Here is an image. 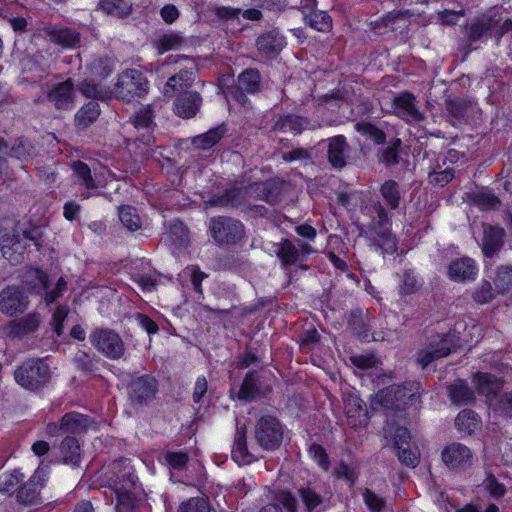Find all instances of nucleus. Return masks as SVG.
Segmentation results:
<instances>
[{
    "label": "nucleus",
    "instance_id": "nucleus-38",
    "mask_svg": "<svg viewBox=\"0 0 512 512\" xmlns=\"http://www.w3.org/2000/svg\"><path fill=\"white\" fill-rule=\"evenodd\" d=\"M455 425L460 432L470 434L479 427L478 415L471 410H463L458 413Z\"/></svg>",
    "mask_w": 512,
    "mask_h": 512
},
{
    "label": "nucleus",
    "instance_id": "nucleus-33",
    "mask_svg": "<svg viewBox=\"0 0 512 512\" xmlns=\"http://www.w3.org/2000/svg\"><path fill=\"white\" fill-rule=\"evenodd\" d=\"M48 34L53 42L66 48H73L80 42L79 34L68 28H53Z\"/></svg>",
    "mask_w": 512,
    "mask_h": 512
},
{
    "label": "nucleus",
    "instance_id": "nucleus-29",
    "mask_svg": "<svg viewBox=\"0 0 512 512\" xmlns=\"http://www.w3.org/2000/svg\"><path fill=\"white\" fill-rule=\"evenodd\" d=\"M225 133L223 125L214 127L208 130L206 133L195 136L192 139V144L195 148L201 150H208L216 145Z\"/></svg>",
    "mask_w": 512,
    "mask_h": 512
},
{
    "label": "nucleus",
    "instance_id": "nucleus-45",
    "mask_svg": "<svg viewBox=\"0 0 512 512\" xmlns=\"http://www.w3.org/2000/svg\"><path fill=\"white\" fill-rule=\"evenodd\" d=\"M81 93L94 99L105 100L110 98L111 91L94 82V79L85 80L80 86Z\"/></svg>",
    "mask_w": 512,
    "mask_h": 512
},
{
    "label": "nucleus",
    "instance_id": "nucleus-14",
    "mask_svg": "<svg viewBox=\"0 0 512 512\" xmlns=\"http://www.w3.org/2000/svg\"><path fill=\"white\" fill-rule=\"evenodd\" d=\"M343 404L347 423L351 428L359 429L367 425L368 411L363 400L356 392L345 393Z\"/></svg>",
    "mask_w": 512,
    "mask_h": 512
},
{
    "label": "nucleus",
    "instance_id": "nucleus-3",
    "mask_svg": "<svg viewBox=\"0 0 512 512\" xmlns=\"http://www.w3.org/2000/svg\"><path fill=\"white\" fill-rule=\"evenodd\" d=\"M420 398V384L408 382L402 386H390L380 390L371 400L373 409H404L418 402Z\"/></svg>",
    "mask_w": 512,
    "mask_h": 512
},
{
    "label": "nucleus",
    "instance_id": "nucleus-52",
    "mask_svg": "<svg viewBox=\"0 0 512 512\" xmlns=\"http://www.w3.org/2000/svg\"><path fill=\"white\" fill-rule=\"evenodd\" d=\"M494 283L498 292H512V268L507 266L499 267Z\"/></svg>",
    "mask_w": 512,
    "mask_h": 512
},
{
    "label": "nucleus",
    "instance_id": "nucleus-47",
    "mask_svg": "<svg viewBox=\"0 0 512 512\" xmlns=\"http://www.w3.org/2000/svg\"><path fill=\"white\" fill-rule=\"evenodd\" d=\"M100 6L108 14L126 16L131 11V4L127 0H100Z\"/></svg>",
    "mask_w": 512,
    "mask_h": 512
},
{
    "label": "nucleus",
    "instance_id": "nucleus-9",
    "mask_svg": "<svg viewBox=\"0 0 512 512\" xmlns=\"http://www.w3.org/2000/svg\"><path fill=\"white\" fill-rule=\"evenodd\" d=\"M211 235L218 243H233L241 239L244 227L238 220L218 217L212 218L209 225Z\"/></svg>",
    "mask_w": 512,
    "mask_h": 512
},
{
    "label": "nucleus",
    "instance_id": "nucleus-36",
    "mask_svg": "<svg viewBox=\"0 0 512 512\" xmlns=\"http://www.w3.org/2000/svg\"><path fill=\"white\" fill-rule=\"evenodd\" d=\"M277 257L285 266H291L296 263L299 257V251L296 246L289 240H282L276 245L275 250Z\"/></svg>",
    "mask_w": 512,
    "mask_h": 512
},
{
    "label": "nucleus",
    "instance_id": "nucleus-46",
    "mask_svg": "<svg viewBox=\"0 0 512 512\" xmlns=\"http://www.w3.org/2000/svg\"><path fill=\"white\" fill-rule=\"evenodd\" d=\"M183 42L182 37L177 33H167L161 35L156 42V49L158 54H163L170 50H177L181 47Z\"/></svg>",
    "mask_w": 512,
    "mask_h": 512
},
{
    "label": "nucleus",
    "instance_id": "nucleus-28",
    "mask_svg": "<svg viewBox=\"0 0 512 512\" xmlns=\"http://www.w3.org/2000/svg\"><path fill=\"white\" fill-rule=\"evenodd\" d=\"M232 457L240 465L249 464L253 461V456L247 450L246 429L238 428L232 447Z\"/></svg>",
    "mask_w": 512,
    "mask_h": 512
},
{
    "label": "nucleus",
    "instance_id": "nucleus-58",
    "mask_svg": "<svg viewBox=\"0 0 512 512\" xmlns=\"http://www.w3.org/2000/svg\"><path fill=\"white\" fill-rule=\"evenodd\" d=\"M493 409L507 417H512V392L505 393L496 402H492Z\"/></svg>",
    "mask_w": 512,
    "mask_h": 512
},
{
    "label": "nucleus",
    "instance_id": "nucleus-12",
    "mask_svg": "<svg viewBox=\"0 0 512 512\" xmlns=\"http://www.w3.org/2000/svg\"><path fill=\"white\" fill-rule=\"evenodd\" d=\"M135 475L125 472L121 479L112 484V491L116 496V512H132L134 504Z\"/></svg>",
    "mask_w": 512,
    "mask_h": 512
},
{
    "label": "nucleus",
    "instance_id": "nucleus-48",
    "mask_svg": "<svg viewBox=\"0 0 512 512\" xmlns=\"http://www.w3.org/2000/svg\"><path fill=\"white\" fill-rule=\"evenodd\" d=\"M381 195L391 209H396L400 203V192L397 183L388 180L381 186Z\"/></svg>",
    "mask_w": 512,
    "mask_h": 512
},
{
    "label": "nucleus",
    "instance_id": "nucleus-8",
    "mask_svg": "<svg viewBox=\"0 0 512 512\" xmlns=\"http://www.w3.org/2000/svg\"><path fill=\"white\" fill-rule=\"evenodd\" d=\"M386 438L391 437L398 452L399 460L408 467H415L419 463V450L410 444V433L404 427H398L394 433L392 428L385 429Z\"/></svg>",
    "mask_w": 512,
    "mask_h": 512
},
{
    "label": "nucleus",
    "instance_id": "nucleus-4",
    "mask_svg": "<svg viewBox=\"0 0 512 512\" xmlns=\"http://www.w3.org/2000/svg\"><path fill=\"white\" fill-rule=\"evenodd\" d=\"M149 82L137 69H127L119 74L114 87V94L124 102H132L148 94Z\"/></svg>",
    "mask_w": 512,
    "mask_h": 512
},
{
    "label": "nucleus",
    "instance_id": "nucleus-21",
    "mask_svg": "<svg viewBox=\"0 0 512 512\" xmlns=\"http://www.w3.org/2000/svg\"><path fill=\"white\" fill-rule=\"evenodd\" d=\"M270 500L259 512H298L297 498L290 491H273Z\"/></svg>",
    "mask_w": 512,
    "mask_h": 512
},
{
    "label": "nucleus",
    "instance_id": "nucleus-49",
    "mask_svg": "<svg viewBox=\"0 0 512 512\" xmlns=\"http://www.w3.org/2000/svg\"><path fill=\"white\" fill-rule=\"evenodd\" d=\"M169 239L176 247L186 245L188 242V230L183 222L175 220L170 225Z\"/></svg>",
    "mask_w": 512,
    "mask_h": 512
},
{
    "label": "nucleus",
    "instance_id": "nucleus-19",
    "mask_svg": "<svg viewBox=\"0 0 512 512\" xmlns=\"http://www.w3.org/2000/svg\"><path fill=\"white\" fill-rule=\"evenodd\" d=\"M29 273L35 279L30 281L32 289L36 290L38 293L44 291L45 292V301L47 303H52L56 301L66 290V282L63 278H59L55 285V288L52 290H48V279L45 273H43L39 269H30Z\"/></svg>",
    "mask_w": 512,
    "mask_h": 512
},
{
    "label": "nucleus",
    "instance_id": "nucleus-25",
    "mask_svg": "<svg viewBox=\"0 0 512 512\" xmlns=\"http://www.w3.org/2000/svg\"><path fill=\"white\" fill-rule=\"evenodd\" d=\"M257 48L261 54L270 57L279 53L285 46L284 37L277 31H271L261 35L257 39Z\"/></svg>",
    "mask_w": 512,
    "mask_h": 512
},
{
    "label": "nucleus",
    "instance_id": "nucleus-39",
    "mask_svg": "<svg viewBox=\"0 0 512 512\" xmlns=\"http://www.w3.org/2000/svg\"><path fill=\"white\" fill-rule=\"evenodd\" d=\"M100 109L96 102L85 104L76 114L75 121L79 127H86L93 123L99 116Z\"/></svg>",
    "mask_w": 512,
    "mask_h": 512
},
{
    "label": "nucleus",
    "instance_id": "nucleus-15",
    "mask_svg": "<svg viewBox=\"0 0 512 512\" xmlns=\"http://www.w3.org/2000/svg\"><path fill=\"white\" fill-rule=\"evenodd\" d=\"M478 266L470 257H461L451 261L447 268L448 278L454 282H472L477 278Z\"/></svg>",
    "mask_w": 512,
    "mask_h": 512
},
{
    "label": "nucleus",
    "instance_id": "nucleus-57",
    "mask_svg": "<svg viewBox=\"0 0 512 512\" xmlns=\"http://www.w3.org/2000/svg\"><path fill=\"white\" fill-rule=\"evenodd\" d=\"M492 29L491 21L488 19H481L472 23L469 27V38L471 41H476L483 37L489 30Z\"/></svg>",
    "mask_w": 512,
    "mask_h": 512
},
{
    "label": "nucleus",
    "instance_id": "nucleus-31",
    "mask_svg": "<svg viewBox=\"0 0 512 512\" xmlns=\"http://www.w3.org/2000/svg\"><path fill=\"white\" fill-rule=\"evenodd\" d=\"M179 281L183 286L191 283L193 289L202 294V281L207 277V275L202 272L198 266L196 265H188L183 269L182 272L179 273Z\"/></svg>",
    "mask_w": 512,
    "mask_h": 512
},
{
    "label": "nucleus",
    "instance_id": "nucleus-60",
    "mask_svg": "<svg viewBox=\"0 0 512 512\" xmlns=\"http://www.w3.org/2000/svg\"><path fill=\"white\" fill-rule=\"evenodd\" d=\"M309 454L323 470L327 471L329 469V458L322 446L318 444L311 445Z\"/></svg>",
    "mask_w": 512,
    "mask_h": 512
},
{
    "label": "nucleus",
    "instance_id": "nucleus-54",
    "mask_svg": "<svg viewBox=\"0 0 512 512\" xmlns=\"http://www.w3.org/2000/svg\"><path fill=\"white\" fill-rule=\"evenodd\" d=\"M153 118H154V111L151 107V105H147L141 109H139L134 117H133V124L135 128L137 129H149L153 124Z\"/></svg>",
    "mask_w": 512,
    "mask_h": 512
},
{
    "label": "nucleus",
    "instance_id": "nucleus-24",
    "mask_svg": "<svg viewBox=\"0 0 512 512\" xmlns=\"http://www.w3.org/2000/svg\"><path fill=\"white\" fill-rule=\"evenodd\" d=\"M348 145L345 137L339 135L328 140V160L335 168H342L346 165Z\"/></svg>",
    "mask_w": 512,
    "mask_h": 512
},
{
    "label": "nucleus",
    "instance_id": "nucleus-42",
    "mask_svg": "<svg viewBox=\"0 0 512 512\" xmlns=\"http://www.w3.org/2000/svg\"><path fill=\"white\" fill-rule=\"evenodd\" d=\"M179 512H214L206 496L192 497L181 503Z\"/></svg>",
    "mask_w": 512,
    "mask_h": 512
},
{
    "label": "nucleus",
    "instance_id": "nucleus-40",
    "mask_svg": "<svg viewBox=\"0 0 512 512\" xmlns=\"http://www.w3.org/2000/svg\"><path fill=\"white\" fill-rule=\"evenodd\" d=\"M309 26L319 32H327L332 27L331 17L324 11H311L305 14Z\"/></svg>",
    "mask_w": 512,
    "mask_h": 512
},
{
    "label": "nucleus",
    "instance_id": "nucleus-37",
    "mask_svg": "<svg viewBox=\"0 0 512 512\" xmlns=\"http://www.w3.org/2000/svg\"><path fill=\"white\" fill-rule=\"evenodd\" d=\"M448 391L450 399L453 403L467 404L474 400V394L472 390L464 381H458L457 383L449 386Z\"/></svg>",
    "mask_w": 512,
    "mask_h": 512
},
{
    "label": "nucleus",
    "instance_id": "nucleus-35",
    "mask_svg": "<svg viewBox=\"0 0 512 512\" xmlns=\"http://www.w3.org/2000/svg\"><path fill=\"white\" fill-rule=\"evenodd\" d=\"M72 168L76 177L81 181V185H83L87 190V192L83 193L82 196L84 198H89L94 195L92 191L96 189V185L91 176V171L88 165L78 161L73 163Z\"/></svg>",
    "mask_w": 512,
    "mask_h": 512
},
{
    "label": "nucleus",
    "instance_id": "nucleus-2",
    "mask_svg": "<svg viewBox=\"0 0 512 512\" xmlns=\"http://www.w3.org/2000/svg\"><path fill=\"white\" fill-rule=\"evenodd\" d=\"M194 82V72L181 70L170 77L163 88L165 96H172L178 93L174 102V112L182 118L194 117L202 103V98L195 91H188Z\"/></svg>",
    "mask_w": 512,
    "mask_h": 512
},
{
    "label": "nucleus",
    "instance_id": "nucleus-32",
    "mask_svg": "<svg viewBox=\"0 0 512 512\" xmlns=\"http://www.w3.org/2000/svg\"><path fill=\"white\" fill-rule=\"evenodd\" d=\"M474 383L478 389V392L486 396H490L491 394L497 392L502 386V381L499 378L482 372L475 374Z\"/></svg>",
    "mask_w": 512,
    "mask_h": 512
},
{
    "label": "nucleus",
    "instance_id": "nucleus-17",
    "mask_svg": "<svg viewBox=\"0 0 512 512\" xmlns=\"http://www.w3.org/2000/svg\"><path fill=\"white\" fill-rule=\"evenodd\" d=\"M27 305V295L17 287H7L0 292V310L10 316L23 313Z\"/></svg>",
    "mask_w": 512,
    "mask_h": 512
},
{
    "label": "nucleus",
    "instance_id": "nucleus-51",
    "mask_svg": "<svg viewBox=\"0 0 512 512\" xmlns=\"http://www.w3.org/2000/svg\"><path fill=\"white\" fill-rule=\"evenodd\" d=\"M119 219L121 223L130 231H136L140 228V217L136 210L131 206H122L119 208Z\"/></svg>",
    "mask_w": 512,
    "mask_h": 512
},
{
    "label": "nucleus",
    "instance_id": "nucleus-44",
    "mask_svg": "<svg viewBox=\"0 0 512 512\" xmlns=\"http://www.w3.org/2000/svg\"><path fill=\"white\" fill-rule=\"evenodd\" d=\"M239 88L248 93H254L259 88L260 75L257 70L248 69L238 77Z\"/></svg>",
    "mask_w": 512,
    "mask_h": 512
},
{
    "label": "nucleus",
    "instance_id": "nucleus-13",
    "mask_svg": "<svg viewBox=\"0 0 512 512\" xmlns=\"http://www.w3.org/2000/svg\"><path fill=\"white\" fill-rule=\"evenodd\" d=\"M36 234H38L37 230L23 231L22 235L10 232H1L0 249L3 257L7 258L9 261H17L18 259L17 257H14V255H21L26 246V244H22V241H33L35 246H38L35 238Z\"/></svg>",
    "mask_w": 512,
    "mask_h": 512
},
{
    "label": "nucleus",
    "instance_id": "nucleus-27",
    "mask_svg": "<svg viewBox=\"0 0 512 512\" xmlns=\"http://www.w3.org/2000/svg\"><path fill=\"white\" fill-rule=\"evenodd\" d=\"M89 425V418L77 412H70L62 417V431L65 434H80Z\"/></svg>",
    "mask_w": 512,
    "mask_h": 512
},
{
    "label": "nucleus",
    "instance_id": "nucleus-34",
    "mask_svg": "<svg viewBox=\"0 0 512 512\" xmlns=\"http://www.w3.org/2000/svg\"><path fill=\"white\" fill-rule=\"evenodd\" d=\"M308 127V121L297 115H285L275 124V129L283 132L301 133Z\"/></svg>",
    "mask_w": 512,
    "mask_h": 512
},
{
    "label": "nucleus",
    "instance_id": "nucleus-50",
    "mask_svg": "<svg viewBox=\"0 0 512 512\" xmlns=\"http://www.w3.org/2000/svg\"><path fill=\"white\" fill-rule=\"evenodd\" d=\"M90 74L93 77L104 79L114 70V64L109 58H98L89 64Z\"/></svg>",
    "mask_w": 512,
    "mask_h": 512
},
{
    "label": "nucleus",
    "instance_id": "nucleus-61",
    "mask_svg": "<svg viewBox=\"0 0 512 512\" xmlns=\"http://www.w3.org/2000/svg\"><path fill=\"white\" fill-rule=\"evenodd\" d=\"M363 499L372 512H380L385 505L384 499L369 489L363 492Z\"/></svg>",
    "mask_w": 512,
    "mask_h": 512
},
{
    "label": "nucleus",
    "instance_id": "nucleus-26",
    "mask_svg": "<svg viewBox=\"0 0 512 512\" xmlns=\"http://www.w3.org/2000/svg\"><path fill=\"white\" fill-rule=\"evenodd\" d=\"M504 236V229L495 226L484 228L482 250L485 256H493L501 247Z\"/></svg>",
    "mask_w": 512,
    "mask_h": 512
},
{
    "label": "nucleus",
    "instance_id": "nucleus-6",
    "mask_svg": "<svg viewBox=\"0 0 512 512\" xmlns=\"http://www.w3.org/2000/svg\"><path fill=\"white\" fill-rule=\"evenodd\" d=\"M283 438V429L279 421L271 416L260 418L255 427V439L266 450L279 447Z\"/></svg>",
    "mask_w": 512,
    "mask_h": 512
},
{
    "label": "nucleus",
    "instance_id": "nucleus-41",
    "mask_svg": "<svg viewBox=\"0 0 512 512\" xmlns=\"http://www.w3.org/2000/svg\"><path fill=\"white\" fill-rule=\"evenodd\" d=\"M473 201L482 210H494L500 205L499 199L486 188L477 190L473 194Z\"/></svg>",
    "mask_w": 512,
    "mask_h": 512
},
{
    "label": "nucleus",
    "instance_id": "nucleus-10",
    "mask_svg": "<svg viewBox=\"0 0 512 512\" xmlns=\"http://www.w3.org/2000/svg\"><path fill=\"white\" fill-rule=\"evenodd\" d=\"M441 459L449 470L461 471L472 465L473 454L466 445L453 442L442 449Z\"/></svg>",
    "mask_w": 512,
    "mask_h": 512
},
{
    "label": "nucleus",
    "instance_id": "nucleus-55",
    "mask_svg": "<svg viewBox=\"0 0 512 512\" xmlns=\"http://www.w3.org/2000/svg\"><path fill=\"white\" fill-rule=\"evenodd\" d=\"M472 298L479 304H486L494 298L492 286L489 281L482 280L472 292Z\"/></svg>",
    "mask_w": 512,
    "mask_h": 512
},
{
    "label": "nucleus",
    "instance_id": "nucleus-64",
    "mask_svg": "<svg viewBox=\"0 0 512 512\" xmlns=\"http://www.w3.org/2000/svg\"><path fill=\"white\" fill-rule=\"evenodd\" d=\"M164 458L167 464L174 469H182L188 461V456L184 452H167Z\"/></svg>",
    "mask_w": 512,
    "mask_h": 512
},
{
    "label": "nucleus",
    "instance_id": "nucleus-7",
    "mask_svg": "<svg viewBox=\"0 0 512 512\" xmlns=\"http://www.w3.org/2000/svg\"><path fill=\"white\" fill-rule=\"evenodd\" d=\"M92 345L110 359H119L125 348L120 336L110 329H100L90 335Z\"/></svg>",
    "mask_w": 512,
    "mask_h": 512
},
{
    "label": "nucleus",
    "instance_id": "nucleus-53",
    "mask_svg": "<svg viewBox=\"0 0 512 512\" xmlns=\"http://www.w3.org/2000/svg\"><path fill=\"white\" fill-rule=\"evenodd\" d=\"M355 128L358 132L376 144H381L385 141L384 132L370 123L360 122L355 125Z\"/></svg>",
    "mask_w": 512,
    "mask_h": 512
},
{
    "label": "nucleus",
    "instance_id": "nucleus-22",
    "mask_svg": "<svg viewBox=\"0 0 512 512\" xmlns=\"http://www.w3.org/2000/svg\"><path fill=\"white\" fill-rule=\"evenodd\" d=\"M47 99L56 109H70L74 102V88L70 80L60 82L47 92Z\"/></svg>",
    "mask_w": 512,
    "mask_h": 512
},
{
    "label": "nucleus",
    "instance_id": "nucleus-62",
    "mask_svg": "<svg viewBox=\"0 0 512 512\" xmlns=\"http://www.w3.org/2000/svg\"><path fill=\"white\" fill-rule=\"evenodd\" d=\"M417 289V280L411 271H405L399 285V292L402 295H409Z\"/></svg>",
    "mask_w": 512,
    "mask_h": 512
},
{
    "label": "nucleus",
    "instance_id": "nucleus-11",
    "mask_svg": "<svg viewBox=\"0 0 512 512\" xmlns=\"http://www.w3.org/2000/svg\"><path fill=\"white\" fill-rule=\"evenodd\" d=\"M49 476L47 467L39 466L32 477L17 491V501L23 505H34L40 502V490Z\"/></svg>",
    "mask_w": 512,
    "mask_h": 512
},
{
    "label": "nucleus",
    "instance_id": "nucleus-63",
    "mask_svg": "<svg viewBox=\"0 0 512 512\" xmlns=\"http://www.w3.org/2000/svg\"><path fill=\"white\" fill-rule=\"evenodd\" d=\"M401 145L400 139H394L393 142L383 150L380 160L385 164H395L397 162V150Z\"/></svg>",
    "mask_w": 512,
    "mask_h": 512
},
{
    "label": "nucleus",
    "instance_id": "nucleus-1",
    "mask_svg": "<svg viewBox=\"0 0 512 512\" xmlns=\"http://www.w3.org/2000/svg\"><path fill=\"white\" fill-rule=\"evenodd\" d=\"M481 337V328L472 324L468 330L464 323H457L455 328L446 335H436L431 338L429 348L418 353L417 361L422 368L427 367L432 361L445 357L462 344H468Z\"/></svg>",
    "mask_w": 512,
    "mask_h": 512
},
{
    "label": "nucleus",
    "instance_id": "nucleus-18",
    "mask_svg": "<svg viewBox=\"0 0 512 512\" xmlns=\"http://www.w3.org/2000/svg\"><path fill=\"white\" fill-rule=\"evenodd\" d=\"M157 390V381L151 376H141L129 385V397L132 402L137 404L145 403L151 400Z\"/></svg>",
    "mask_w": 512,
    "mask_h": 512
},
{
    "label": "nucleus",
    "instance_id": "nucleus-56",
    "mask_svg": "<svg viewBox=\"0 0 512 512\" xmlns=\"http://www.w3.org/2000/svg\"><path fill=\"white\" fill-rule=\"evenodd\" d=\"M257 392L255 373L250 372L246 375L239 390L238 396L241 399L251 400Z\"/></svg>",
    "mask_w": 512,
    "mask_h": 512
},
{
    "label": "nucleus",
    "instance_id": "nucleus-5",
    "mask_svg": "<svg viewBox=\"0 0 512 512\" xmlns=\"http://www.w3.org/2000/svg\"><path fill=\"white\" fill-rule=\"evenodd\" d=\"M48 364L40 359H29L22 363L15 372L16 382L25 389L36 390L49 380Z\"/></svg>",
    "mask_w": 512,
    "mask_h": 512
},
{
    "label": "nucleus",
    "instance_id": "nucleus-16",
    "mask_svg": "<svg viewBox=\"0 0 512 512\" xmlns=\"http://www.w3.org/2000/svg\"><path fill=\"white\" fill-rule=\"evenodd\" d=\"M393 112L407 122H419L423 119L422 113L416 105V98L410 92H402L393 98Z\"/></svg>",
    "mask_w": 512,
    "mask_h": 512
},
{
    "label": "nucleus",
    "instance_id": "nucleus-30",
    "mask_svg": "<svg viewBox=\"0 0 512 512\" xmlns=\"http://www.w3.org/2000/svg\"><path fill=\"white\" fill-rule=\"evenodd\" d=\"M63 462L71 466H78L81 459V450L78 441L73 437H66L60 445Z\"/></svg>",
    "mask_w": 512,
    "mask_h": 512
},
{
    "label": "nucleus",
    "instance_id": "nucleus-20",
    "mask_svg": "<svg viewBox=\"0 0 512 512\" xmlns=\"http://www.w3.org/2000/svg\"><path fill=\"white\" fill-rule=\"evenodd\" d=\"M132 280L143 290L150 292L158 283V274L152 269L149 262L137 260L131 267Z\"/></svg>",
    "mask_w": 512,
    "mask_h": 512
},
{
    "label": "nucleus",
    "instance_id": "nucleus-59",
    "mask_svg": "<svg viewBox=\"0 0 512 512\" xmlns=\"http://www.w3.org/2000/svg\"><path fill=\"white\" fill-rule=\"evenodd\" d=\"M334 473L338 478H343L350 486L355 483L358 477L356 468L345 463H340L337 465L335 467Z\"/></svg>",
    "mask_w": 512,
    "mask_h": 512
},
{
    "label": "nucleus",
    "instance_id": "nucleus-23",
    "mask_svg": "<svg viewBox=\"0 0 512 512\" xmlns=\"http://www.w3.org/2000/svg\"><path fill=\"white\" fill-rule=\"evenodd\" d=\"M369 240L383 256L397 251V239L389 229L371 230Z\"/></svg>",
    "mask_w": 512,
    "mask_h": 512
},
{
    "label": "nucleus",
    "instance_id": "nucleus-43",
    "mask_svg": "<svg viewBox=\"0 0 512 512\" xmlns=\"http://www.w3.org/2000/svg\"><path fill=\"white\" fill-rule=\"evenodd\" d=\"M298 496L300 497L306 512H312L322 503V496L310 486L301 487L298 490Z\"/></svg>",
    "mask_w": 512,
    "mask_h": 512
}]
</instances>
